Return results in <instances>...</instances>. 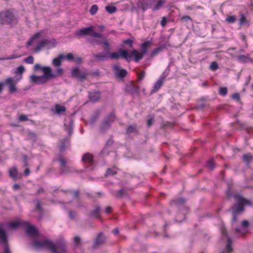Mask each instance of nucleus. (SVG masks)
Segmentation results:
<instances>
[{
	"instance_id": "4be33fe9",
	"label": "nucleus",
	"mask_w": 253,
	"mask_h": 253,
	"mask_svg": "<svg viewBox=\"0 0 253 253\" xmlns=\"http://www.w3.org/2000/svg\"><path fill=\"white\" fill-rule=\"evenodd\" d=\"M242 161L248 168H250V163L253 161V155L251 153L244 154L242 156Z\"/></svg>"
},
{
	"instance_id": "09e8293b",
	"label": "nucleus",
	"mask_w": 253,
	"mask_h": 253,
	"mask_svg": "<svg viewBox=\"0 0 253 253\" xmlns=\"http://www.w3.org/2000/svg\"><path fill=\"white\" fill-rule=\"evenodd\" d=\"M207 165L208 168H209L211 170H212L215 167L214 163L213 160H212L207 161Z\"/></svg>"
},
{
	"instance_id": "a211bd4d",
	"label": "nucleus",
	"mask_w": 253,
	"mask_h": 253,
	"mask_svg": "<svg viewBox=\"0 0 253 253\" xmlns=\"http://www.w3.org/2000/svg\"><path fill=\"white\" fill-rule=\"evenodd\" d=\"M139 86L136 85L134 82H132L126 88V91L128 93L133 94L139 92Z\"/></svg>"
},
{
	"instance_id": "13d9d810",
	"label": "nucleus",
	"mask_w": 253,
	"mask_h": 253,
	"mask_svg": "<svg viewBox=\"0 0 253 253\" xmlns=\"http://www.w3.org/2000/svg\"><path fill=\"white\" fill-rule=\"evenodd\" d=\"M246 21H247L246 17L245 16V15L244 14H242L241 16V17L240 18V19H239V24L243 25V24H245Z\"/></svg>"
},
{
	"instance_id": "e2e57ef3",
	"label": "nucleus",
	"mask_w": 253,
	"mask_h": 253,
	"mask_svg": "<svg viewBox=\"0 0 253 253\" xmlns=\"http://www.w3.org/2000/svg\"><path fill=\"white\" fill-rule=\"evenodd\" d=\"M154 116H150L149 119L147 121V125L148 127L150 126L153 124V123L154 121Z\"/></svg>"
},
{
	"instance_id": "39448f33",
	"label": "nucleus",
	"mask_w": 253,
	"mask_h": 253,
	"mask_svg": "<svg viewBox=\"0 0 253 253\" xmlns=\"http://www.w3.org/2000/svg\"><path fill=\"white\" fill-rule=\"evenodd\" d=\"M17 20L13 13L9 10L0 12V23L2 24H9L16 23Z\"/></svg>"
},
{
	"instance_id": "f257e3e1",
	"label": "nucleus",
	"mask_w": 253,
	"mask_h": 253,
	"mask_svg": "<svg viewBox=\"0 0 253 253\" xmlns=\"http://www.w3.org/2000/svg\"><path fill=\"white\" fill-rule=\"evenodd\" d=\"M225 197L227 200H230L233 197L236 202L232 205L229 210L232 212V221L234 222L237 221V215L244 212L246 206H253V203L251 200L244 198L239 193H232L231 186L229 183L225 191Z\"/></svg>"
},
{
	"instance_id": "680f3d73",
	"label": "nucleus",
	"mask_w": 253,
	"mask_h": 253,
	"mask_svg": "<svg viewBox=\"0 0 253 253\" xmlns=\"http://www.w3.org/2000/svg\"><path fill=\"white\" fill-rule=\"evenodd\" d=\"M116 174V171H113L111 169H107L106 172L105 173V176H107L108 175H115Z\"/></svg>"
},
{
	"instance_id": "dca6fc26",
	"label": "nucleus",
	"mask_w": 253,
	"mask_h": 253,
	"mask_svg": "<svg viewBox=\"0 0 253 253\" xmlns=\"http://www.w3.org/2000/svg\"><path fill=\"white\" fill-rule=\"evenodd\" d=\"M31 81L36 84H43L46 83L49 80L44 76H37L35 75H32L31 77Z\"/></svg>"
},
{
	"instance_id": "f03ea898",
	"label": "nucleus",
	"mask_w": 253,
	"mask_h": 253,
	"mask_svg": "<svg viewBox=\"0 0 253 253\" xmlns=\"http://www.w3.org/2000/svg\"><path fill=\"white\" fill-rule=\"evenodd\" d=\"M65 241L63 238L57 240L55 243L52 242L49 240L44 241L35 240L32 245L37 249L47 248L52 253H57L58 247L57 244L59 242Z\"/></svg>"
},
{
	"instance_id": "a19ab883",
	"label": "nucleus",
	"mask_w": 253,
	"mask_h": 253,
	"mask_svg": "<svg viewBox=\"0 0 253 253\" xmlns=\"http://www.w3.org/2000/svg\"><path fill=\"white\" fill-rule=\"evenodd\" d=\"M106 10L109 13L112 14L116 12L117 7L113 5H108L105 7Z\"/></svg>"
},
{
	"instance_id": "c756f323",
	"label": "nucleus",
	"mask_w": 253,
	"mask_h": 253,
	"mask_svg": "<svg viewBox=\"0 0 253 253\" xmlns=\"http://www.w3.org/2000/svg\"><path fill=\"white\" fill-rule=\"evenodd\" d=\"M25 221H12L8 223H6V226L8 225L9 227L11 229H16L20 226L24 227Z\"/></svg>"
},
{
	"instance_id": "7c9ffc66",
	"label": "nucleus",
	"mask_w": 253,
	"mask_h": 253,
	"mask_svg": "<svg viewBox=\"0 0 253 253\" xmlns=\"http://www.w3.org/2000/svg\"><path fill=\"white\" fill-rule=\"evenodd\" d=\"M82 161L92 164L93 163V155L88 153L84 154L82 157Z\"/></svg>"
},
{
	"instance_id": "2eb2a0df",
	"label": "nucleus",
	"mask_w": 253,
	"mask_h": 253,
	"mask_svg": "<svg viewBox=\"0 0 253 253\" xmlns=\"http://www.w3.org/2000/svg\"><path fill=\"white\" fill-rule=\"evenodd\" d=\"M4 84L8 85L10 93H14L17 91V88L16 86V82L12 78H7L4 81Z\"/></svg>"
},
{
	"instance_id": "c85d7f7f",
	"label": "nucleus",
	"mask_w": 253,
	"mask_h": 253,
	"mask_svg": "<svg viewBox=\"0 0 253 253\" xmlns=\"http://www.w3.org/2000/svg\"><path fill=\"white\" fill-rule=\"evenodd\" d=\"M138 8H140L143 11H145L147 8L151 7V4L148 2H143L139 0L137 3Z\"/></svg>"
},
{
	"instance_id": "423d86ee",
	"label": "nucleus",
	"mask_w": 253,
	"mask_h": 253,
	"mask_svg": "<svg viewBox=\"0 0 253 253\" xmlns=\"http://www.w3.org/2000/svg\"><path fill=\"white\" fill-rule=\"evenodd\" d=\"M57 45V41L53 38L50 40L44 39L40 42L38 45L34 48V52H39L42 48L46 46L48 49L55 47Z\"/></svg>"
},
{
	"instance_id": "ea45409f",
	"label": "nucleus",
	"mask_w": 253,
	"mask_h": 253,
	"mask_svg": "<svg viewBox=\"0 0 253 253\" xmlns=\"http://www.w3.org/2000/svg\"><path fill=\"white\" fill-rule=\"evenodd\" d=\"M41 33L38 32L33 35L30 39V40L27 42V46H29L32 45V42L35 39L39 38L41 36Z\"/></svg>"
},
{
	"instance_id": "f3484780",
	"label": "nucleus",
	"mask_w": 253,
	"mask_h": 253,
	"mask_svg": "<svg viewBox=\"0 0 253 253\" xmlns=\"http://www.w3.org/2000/svg\"><path fill=\"white\" fill-rule=\"evenodd\" d=\"M43 72L44 77L47 78L48 79H53L56 78V75L52 72L51 68L48 66L43 67L42 68Z\"/></svg>"
},
{
	"instance_id": "2f4dec72",
	"label": "nucleus",
	"mask_w": 253,
	"mask_h": 253,
	"mask_svg": "<svg viewBox=\"0 0 253 253\" xmlns=\"http://www.w3.org/2000/svg\"><path fill=\"white\" fill-rule=\"evenodd\" d=\"M166 48V44H162L160 45H159L158 47L154 49L151 53L150 56L151 57H153L159 52H160L161 51L163 50L164 49Z\"/></svg>"
},
{
	"instance_id": "c03bdc74",
	"label": "nucleus",
	"mask_w": 253,
	"mask_h": 253,
	"mask_svg": "<svg viewBox=\"0 0 253 253\" xmlns=\"http://www.w3.org/2000/svg\"><path fill=\"white\" fill-rule=\"evenodd\" d=\"M1 246L3 247L2 253H12L9 243Z\"/></svg>"
},
{
	"instance_id": "9d476101",
	"label": "nucleus",
	"mask_w": 253,
	"mask_h": 253,
	"mask_svg": "<svg viewBox=\"0 0 253 253\" xmlns=\"http://www.w3.org/2000/svg\"><path fill=\"white\" fill-rule=\"evenodd\" d=\"M113 70L114 72V76L116 79L123 81L127 76V72L126 69H123L118 65L113 66Z\"/></svg>"
},
{
	"instance_id": "aec40b11",
	"label": "nucleus",
	"mask_w": 253,
	"mask_h": 253,
	"mask_svg": "<svg viewBox=\"0 0 253 253\" xmlns=\"http://www.w3.org/2000/svg\"><path fill=\"white\" fill-rule=\"evenodd\" d=\"M9 174L10 177L15 181H16L18 178L20 179L22 177L21 175L19 176L18 169L16 167H13L9 170Z\"/></svg>"
},
{
	"instance_id": "5fc2aeb1",
	"label": "nucleus",
	"mask_w": 253,
	"mask_h": 253,
	"mask_svg": "<svg viewBox=\"0 0 253 253\" xmlns=\"http://www.w3.org/2000/svg\"><path fill=\"white\" fill-rule=\"evenodd\" d=\"M37 202V206H36V210L42 212V208L41 204L40 201L39 200H36Z\"/></svg>"
},
{
	"instance_id": "bb28decb",
	"label": "nucleus",
	"mask_w": 253,
	"mask_h": 253,
	"mask_svg": "<svg viewBox=\"0 0 253 253\" xmlns=\"http://www.w3.org/2000/svg\"><path fill=\"white\" fill-rule=\"evenodd\" d=\"M129 189V188H127L126 189L122 188L117 191L115 194V196L116 197L118 198H121L123 197H126L129 198V196L128 193H127V190Z\"/></svg>"
},
{
	"instance_id": "603ef678",
	"label": "nucleus",
	"mask_w": 253,
	"mask_h": 253,
	"mask_svg": "<svg viewBox=\"0 0 253 253\" xmlns=\"http://www.w3.org/2000/svg\"><path fill=\"white\" fill-rule=\"evenodd\" d=\"M227 93V88L226 87H222L219 88V93L222 96H225Z\"/></svg>"
},
{
	"instance_id": "4c0bfd02",
	"label": "nucleus",
	"mask_w": 253,
	"mask_h": 253,
	"mask_svg": "<svg viewBox=\"0 0 253 253\" xmlns=\"http://www.w3.org/2000/svg\"><path fill=\"white\" fill-rule=\"evenodd\" d=\"M114 143V141L112 139V138H110L106 143L105 146L103 149L102 150L101 153L102 154H104L105 153L106 150L108 147L112 146Z\"/></svg>"
},
{
	"instance_id": "f704fd0d",
	"label": "nucleus",
	"mask_w": 253,
	"mask_h": 253,
	"mask_svg": "<svg viewBox=\"0 0 253 253\" xmlns=\"http://www.w3.org/2000/svg\"><path fill=\"white\" fill-rule=\"evenodd\" d=\"M165 76L161 77L155 84L153 91H157L163 84Z\"/></svg>"
},
{
	"instance_id": "c9c22d12",
	"label": "nucleus",
	"mask_w": 253,
	"mask_h": 253,
	"mask_svg": "<svg viewBox=\"0 0 253 253\" xmlns=\"http://www.w3.org/2000/svg\"><path fill=\"white\" fill-rule=\"evenodd\" d=\"M100 115V111L99 110H97L95 112L94 114L91 116L89 123L93 125L97 120L98 118L99 117Z\"/></svg>"
},
{
	"instance_id": "f8f14e48",
	"label": "nucleus",
	"mask_w": 253,
	"mask_h": 253,
	"mask_svg": "<svg viewBox=\"0 0 253 253\" xmlns=\"http://www.w3.org/2000/svg\"><path fill=\"white\" fill-rule=\"evenodd\" d=\"M71 75L72 77L81 82H83L87 79L88 73L81 71L78 67H77L73 69Z\"/></svg>"
},
{
	"instance_id": "37998d69",
	"label": "nucleus",
	"mask_w": 253,
	"mask_h": 253,
	"mask_svg": "<svg viewBox=\"0 0 253 253\" xmlns=\"http://www.w3.org/2000/svg\"><path fill=\"white\" fill-rule=\"evenodd\" d=\"M137 81L140 82L145 77V72L143 70L140 72H137Z\"/></svg>"
},
{
	"instance_id": "393cba45",
	"label": "nucleus",
	"mask_w": 253,
	"mask_h": 253,
	"mask_svg": "<svg viewBox=\"0 0 253 253\" xmlns=\"http://www.w3.org/2000/svg\"><path fill=\"white\" fill-rule=\"evenodd\" d=\"M69 137H65L64 138L60 140L59 144L58 145L60 153L62 154L66 150V143L69 142Z\"/></svg>"
},
{
	"instance_id": "58836bf2",
	"label": "nucleus",
	"mask_w": 253,
	"mask_h": 253,
	"mask_svg": "<svg viewBox=\"0 0 253 253\" xmlns=\"http://www.w3.org/2000/svg\"><path fill=\"white\" fill-rule=\"evenodd\" d=\"M158 1L156 5L153 8V10L155 11L161 8L165 2V0H157Z\"/></svg>"
},
{
	"instance_id": "6ab92c4d",
	"label": "nucleus",
	"mask_w": 253,
	"mask_h": 253,
	"mask_svg": "<svg viewBox=\"0 0 253 253\" xmlns=\"http://www.w3.org/2000/svg\"><path fill=\"white\" fill-rule=\"evenodd\" d=\"M232 240L229 237H227V243L225 248L220 253H232L233 252V248L232 246Z\"/></svg>"
},
{
	"instance_id": "6e6552de",
	"label": "nucleus",
	"mask_w": 253,
	"mask_h": 253,
	"mask_svg": "<svg viewBox=\"0 0 253 253\" xmlns=\"http://www.w3.org/2000/svg\"><path fill=\"white\" fill-rule=\"evenodd\" d=\"M115 115L114 112H111L103 120L100 130L101 132L104 133L110 126L111 124L115 121Z\"/></svg>"
},
{
	"instance_id": "49530a36",
	"label": "nucleus",
	"mask_w": 253,
	"mask_h": 253,
	"mask_svg": "<svg viewBox=\"0 0 253 253\" xmlns=\"http://www.w3.org/2000/svg\"><path fill=\"white\" fill-rule=\"evenodd\" d=\"M75 246L78 247L81 244V239L79 236H76L74 238Z\"/></svg>"
},
{
	"instance_id": "774afa93",
	"label": "nucleus",
	"mask_w": 253,
	"mask_h": 253,
	"mask_svg": "<svg viewBox=\"0 0 253 253\" xmlns=\"http://www.w3.org/2000/svg\"><path fill=\"white\" fill-rule=\"evenodd\" d=\"M65 58L67 60H68L69 61H71V60H74L75 59L73 54L72 53H71L67 54L65 56Z\"/></svg>"
},
{
	"instance_id": "a18cd8bd",
	"label": "nucleus",
	"mask_w": 253,
	"mask_h": 253,
	"mask_svg": "<svg viewBox=\"0 0 253 253\" xmlns=\"http://www.w3.org/2000/svg\"><path fill=\"white\" fill-rule=\"evenodd\" d=\"M87 41L88 42H89V43H90L91 44H102V41L98 40H96V39H87Z\"/></svg>"
},
{
	"instance_id": "79ce46f5",
	"label": "nucleus",
	"mask_w": 253,
	"mask_h": 253,
	"mask_svg": "<svg viewBox=\"0 0 253 253\" xmlns=\"http://www.w3.org/2000/svg\"><path fill=\"white\" fill-rule=\"evenodd\" d=\"M124 45H128L129 47L132 48L133 47V41L130 39L125 40L123 41L121 46H124Z\"/></svg>"
},
{
	"instance_id": "5701e85b",
	"label": "nucleus",
	"mask_w": 253,
	"mask_h": 253,
	"mask_svg": "<svg viewBox=\"0 0 253 253\" xmlns=\"http://www.w3.org/2000/svg\"><path fill=\"white\" fill-rule=\"evenodd\" d=\"M186 202V200L182 197L178 198L176 199L172 200L170 202V206H172L174 205L177 207L184 206Z\"/></svg>"
},
{
	"instance_id": "052dcab7",
	"label": "nucleus",
	"mask_w": 253,
	"mask_h": 253,
	"mask_svg": "<svg viewBox=\"0 0 253 253\" xmlns=\"http://www.w3.org/2000/svg\"><path fill=\"white\" fill-rule=\"evenodd\" d=\"M29 137L34 141L37 139V134L34 132H29L28 134Z\"/></svg>"
},
{
	"instance_id": "b1692460",
	"label": "nucleus",
	"mask_w": 253,
	"mask_h": 253,
	"mask_svg": "<svg viewBox=\"0 0 253 253\" xmlns=\"http://www.w3.org/2000/svg\"><path fill=\"white\" fill-rule=\"evenodd\" d=\"M109 54V52L104 51L102 53L94 54L93 56L96 60L102 61L108 58Z\"/></svg>"
},
{
	"instance_id": "0eeeda50",
	"label": "nucleus",
	"mask_w": 253,
	"mask_h": 253,
	"mask_svg": "<svg viewBox=\"0 0 253 253\" xmlns=\"http://www.w3.org/2000/svg\"><path fill=\"white\" fill-rule=\"evenodd\" d=\"M110 58L111 59H118L122 57L125 58L127 62H129L132 58L131 52H128L127 49L120 48L119 50V53L112 52L110 53Z\"/></svg>"
},
{
	"instance_id": "412c9836",
	"label": "nucleus",
	"mask_w": 253,
	"mask_h": 253,
	"mask_svg": "<svg viewBox=\"0 0 253 253\" xmlns=\"http://www.w3.org/2000/svg\"><path fill=\"white\" fill-rule=\"evenodd\" d=\"M101 208L99 206L96 205L95 209L89 211L88 213L89 217L91 218H100Z\"/></svg>"
},
{
	"instance_id": "864d4df0",
	"label": "nucleus",
	"mask_w": 253,
	"mask_h": 253,
	"mask_svg": "<svg viewBox=\"0 0 253 253\" xmlns=\"http://www.w3.org/2000/svg\"><path fill=\"white\" fill-rule=\"evenodd\" d=\"M218 68V64L216 62H212L210 65V69L212 71H215Z\"/></svg>"
},
{
	"instance_id": "4468645a",
	"label": "nucleus",
	"mask_w": 253,
	"mask_h": 253,
	"mask_svg": "<svg viewBox=\"0 0 253 253\" xmlns=\"http://www.w3.org/2000/svg\"><path fill=\"white\" fill-rule=\"evenodd\" d=\"M58 161L60 163L61 169L60 173L63 174L64 173H68L70 172L69 167L67 166V163L65 159L63 158L62 154H58Z\"/></svg>"
},
{
	"instance_id": "6e6d98bb",
	"label": "nucleus",
	"mask_w": 253,
	"mask_h": 253,
	"mask_svg": "<svg viewBox=\"0 0 253 253\" xmlns=\"http://www.w3.org/2000/svg\"><path fill=\"white\" fill-rule=\"evenodd\" d=\"M180 20L181 22H188V21H192V19L188 15H185L183 17H182L180 19Z\"/></svg>"
},
{
	"instance_id": "bf43d9fd",
	"label": "nucleus",
	"mask_w": 253,
	"mask_h": 253,
	"mask_svg": "<svg viewBox=\"0 0 253 253\" xmlns=\"http://www.w3.org/2000/svg\"><path fill=\"white\" fill-rule=\"evenodd\" d=\"M63 74V70L61 68H58L55 70V75H56V77L58 76H62Z\"/></svg>"
},
{
	"instance_id": "e433bc0d",
	"label": "nucleus",
	"mask_w": 253,
	"mask_h": 253,
	"mask_svg": "<svg viewBox=\"0 0 253 253\" xmlns=\"http://www.w3.org/2000/svg\"><path fill=\"white\" fill-rule=\"evenodd\" d=\"M55 111L57 114H60L62 112H64L66 111V108L64 106H61L59 104H56L55 106Z\"/></svg>"
},
{
	"instance_id": "20e7f679",
	"label": "nucleus",
	"mask_w": 253,
	"mask_h": 253,
	"mask_svg": "<svg viewBox=\"0 0 253 253\" xmlns=\"http://www.w3.org/2000/svg\"><path fill=\"white\" fill-rule=\"evenodd\" d=\"M75 36L77 38H80L84 36H89L96 38H101L102 37L101 34L94 31L93 26L77 30L75 33Z\"/></svg>"
},
{
	"instance_id": "cd10ccee",
	"label": "nucleus",
	"mask_w": 253,
	"mask_h": 253,
	"mask_svg": "<svg viewBox=\"0 0 253 253\" xmlns=\"http://www.w3.org/2000/svg\"><path fill=\"white\" fill-rule=\"evenodd\" d=\"M132 133L136 134H139V131L137 128L136 125H129L126 128V133L127 135H129Z\"/></svg>"
},
{
	"instance_id": "473e14b6",
	"label": "nucleus",
	"mask_w": 253,
	"mask_h": 253,
	"mask_svg": "<svg viewBox=\"0 0 253 253\" xmlns=\"http://www.w3.org/2000/svg\"><path fill=\"white\" fill-rule=\"evenodd\" d=\"M64 58H65V55L60 54L58 57L53 59L52 63L55 66H60L61 65V60Z\"/></svg>"
},
{
	"instance_id": "69168bd1",
	"label": "nucleus",
	"mask_w": 253,
	"mask_h": 253,
	"mask_svg": "<svg viewBox=\"0 0 253 253\" xmlns=\"http://www.w3.org/2000/svg\"><path fill=\"white\" fill-rule=\"evenodd\" d=\"M249 226V222L246 220H244L242 222V227L243 228H247Z\"/></svg>"
},
{
	"instance_id": "4d7b16f0",
	"label": "nucleus",
	"mask_w": 253,
	"mask_h": 253,
	"mask_svg": "<svg viewBox=\"0 0 253 253\" xmlns=\"http://www.w3.org/2000/svg\"><path fill=\"white\" fill-rule=\"evenodd\" d=\"M25 62L28 64H33L34 62V58L32 56H29L24 59Z\"/></svg>"
},
{
	"instance_id": "8fccbe9b",
	"label": "nucleus",
	"mask_w": 253,
	"mask_h": 253,
	"mask_svg": "<svg viewBox=\"0 0 253 253\" xmlns=\"http://www.w3.org/2000/svg\"><path fill=\"white\" fill-rule=\"evenodd\" d=\"M22 160L23 162L24 163V166L25 167H29V164L28 162V157L26 155H23L22 157Z\"/></svg>"
},
{
	"instance_id": "1a4fd4ad",
	"label": "nucleus",
	"mask_w": 253,
	"mask_h": 253,
	"mask_svg": "<svg viewBox=\"0 0 253 253\" xmlns=\"http://www.w3.org/2000/svg\"><path fill=\"white\" fill-rule=\"evenodd\" d=\"M6 228V223H0V245L9 243V237Z\"/></svg>"
},
{
	"instance_id": "de8ad7c7",
	"label": "nucleus",
	"mask_w": 253,
	"mask_h": 253,
	"mask_svg": "<svg viewBox=\"0 0 253 253\" xmlns=\"http://www.w3.org/2000/svg\"><path fill=\"white\" fill-rule=\"evenodd\" d=\"M98 10V6L97 5H93L90 10H89V12L90 13V14L91 15H94L95 14L97 11Z\"/></svg>"
},
{
	"instance_id": "9b49d317",
	"label": "nucleus",
	"mask_w": 253,
	"mask_h": 253,
	"mask_svg": "<svg viewBox=\"0 0 253 253\" xmlns=\"http://www.w3.org/2000/svg\"><path fill=\"white\" fill-rule=\"evenodd\" d=\"M24 227L25 228L27 234L32 238L39 236V231L34 226L31 225L29 222L25 221Z\"/></svg>"
},
{
	"instance_id": "ddd939ff",
	"label": "nucleus",
	"mask_w": 253,
	"mask_h": 253,
	"mask_svg": "<svg viewBox=\"0 0 253 253\" xmlns=\"http://www.w3.org/2000/svg\"><path fill=\"white\" fill-rule=\"evenodd\" d=\"M106 237L102 232H100L98 234L96 237L94 242L92 246L93 249H95L99 247L102 246L105 243Z\"/></svg>"
},
{
	"instance_id": "a878e982",
	"label": "nucleus",
	"mask_w": 253,
	"mask_h": 253,
	"mask_svg": "<svg viewBox=\"0 0 253 253\" xmlns=\"http://www.w3.org/2000/svg\"><path fill=\"white\" fill-rule=\"evenodd\" d=\"M100 95L101 93L99 91L89 92L88 97L91 101L96 102L100 98Z\"/></svg>"
},
{
	"instance_id": "338daca9",
	"label": "nucleus",
	"mask_w": 253,
	"mask_h": 253,
	"mask_svg": "<svg viewBox=\"0 0 253 253\" xmlns=\"http://www.w3.org/2000/svg\"><path fill=\"white\" fill-rule=\"evenodd\" d=\"M18 120L19 121H28V118L27 116L25 115H21L19 117Z\"/></svg>"
},
{
	"instance_id": "7ed1b4c3",
	"label": "nucleus",
	"mask_w": 253,
	"mask_h": 253,
	"mask_svg": "<svg viewBox=\"0 0 253 253\" xmlns=\"http://www.w3.org/2000/svg\"><path fill=\"white\" fill-rule=\"evenodd\" d=\"M152 45V42L151 41H147L141 44L140 47L141 50L138 52L136 49H133L130 51L132 57H134V61L135 62H138L142 59L144 54L147 53L148 48Z\"/></svg>"
},
{
	"instance_id": "0e129e2a",
	"label": "nucleus",
	"mask_w": 253,
	"mask_h": 253,
	"mask_svg": "<svg viewBox=\"0 0 253 253\" xmlns=\"http://www.w3.org/2000/svg\"><path fill=\"white\" fill-rule=\"evenodd\" d=\"M24 67L22 65H21L17 68L16 73L22 74L24 72Z\"/></svg>"
},
{
	"instance_id": "72a5a7b5",
	"label": "nucleus",
	"mask_w": 253,
	"mask_h": 253,
	"mask_svg": "<svg viewBox=\"0 0 253 253\" xmlns=\"http://www.w3.org/2000/svg\"><path fill=\"white\" fill-rule=\"evenodd\" d=\"M238 61L242 63H247L252 62V59L249 56L245 55H240L237 57Z\"/></svg>"
},
{
	"instance_id": "3c124183",
	"label": "nucleus",
	"mask_w": 253,
	"mask_h": 253,
	"mask_svg": "<svg viewBox=\"0 0 253 253\" xmlns=\"http://www.w3.org/2000/svg\"><path fill=\"white\" fill-rule=\"evenodd\" d=\"M236 20L235 16H228L226 18V21L230 23H233Z\"/></svg>"
}]
</instances>
